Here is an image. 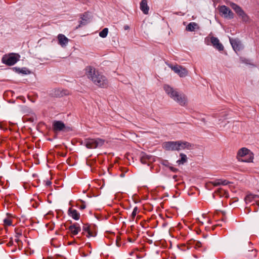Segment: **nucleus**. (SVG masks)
Masks as SVG:
<instances>
[{"label":"nucleus","instance_id":"obj_41","mask_svg":"<svg viewBox=\"0 0 259 259\" xmlns=\"http://www.w3.org/2000/svg\"><path fill=\"white\" fill-rule=\"evenodd\" d=\"M124 175L123 174H121L120 175V177H124Z\"/></svg>","mask_w":259,"mask_h":259},{"label":"nucleus","instance_id":"obj_27","mask_svg":"<svg viewBox=\"0 0 259 259\" xmlns=\"http://www.w3.org/2000/svg\"><path fill=\"white\" fill-rule=\"evenodd\" d=\"M4 222L5 223V224L8 225V226H11L12 225V221L11 220H9V219H5L4 220Z\"/></svg>","mask_w":259,"mask_h":259},{"label":"nucleus","instance_id":"obj_4","mask_svg":"<svg viewBox=\"0 0 259 259\" xmlns=\"http://www.w3.org/2000/svg\"><path fill=\"white\" fill-rule=\"evenodd\" d=\"M105 142V140L102 139H89L84 141V144L89 149H94L102 146Z\"/></svg>","mask_w":259,"mask_h":259},{"label":"nucleus","instance_id":"obj_23","mask_svg":"<svg viewBox=\"0 0 259 259\" xmlns=\"http://www.w3.org/2000/svg\"><path fill=\"white\" fill-rule=\"evenodd\" d=\"M82 230L84 232L88 233V235H87L88 237L93 236L92 233L90 229L89 226L87 225H84L83 226Z\"/></svg>","mask_w":259,"mask_h":259},{"label":"nucleus","instance_id":"obj_16","mask_svg":"<svg viewBox=\"0 0 259 259\" xmlns=\"http://www.w3.org/2000/svg\"><path fill=\"white\" fill-rule=\"evenodd\" d=\"M81 20L79 22V25L78 27H81L82 26H84L87 25L90 22V17L88 13H84L81 15Z\"/></svg>","mask_w":259,"mask_h":259},{"label":"nucleus","instance_id":"obj_3","mask_svg":"<svg viewBox=\"0 0 259 259\" xmlns=\"http://www.w3.org/2000/svg\"><path fill=\"white\" fill-rule=\"evenodd\" d=\"M237 158L240 161L251 162L253 161V154L246 148H242L237 152Z\"/></svg>","mask_w":259,"mask_h":259},{"label":"nucleus","instance_id":"obj_38","mask_svg":"<svg viewBox=\"0 0 259 259\" xmlns=\"http://www.w3.org/2000/svg\"><path fill=\"white\" fill-rule=\"evenodd\" d=\"M59 154L62 157H64V155L63 154V153H59Z\"/></svg>","mask_w":259,"mask_h":259},{"label":"nucleus","instance_id":"obj_8","mask_svg":"<svg viewBox=\"0 0 259 259\" xmlns=\"http://www.w3.org/2000/svg\"><path fill=\"white\" fill-rule=\"evenodd\" d=\"M178 141L165 142L162 147L167 151H178Z\"/></svg>","mask_w":259,"mask_h":259},{"label":"nucleus","instance_id":"obj_6","mask_svg":"<svg viewBox=\"0 0 259 259\" xmlns=\"http://www.w3.org/2000/svg\"><path fill=\"white\" fill-rule=\"evenodd\" d=\"M19 59L14 54H10L9 56H4L2 58V62L8 66L14 65Z\"/></svg>","mask_w":259,"mask_h":259},{"label":"nucleus","instance_id":"obj_5","mask_svg":"<svg viewBox=\"0 0 259 259\" xmlns=\"http://www.w3.org/2000/svg\"><path fill=\"white\" fill-rule=\"evenodd\" d=\"M230 5L232 9H233L236 13V14L239 16V17L241 18L243 22H247L249 21V16L245 13L243 10L239 6L234 3H231Z\"/></svg>","mask_w":259,"mask_h":259},{"label":"nucleus","instance_id":"obj_13","mask_svg":"<svg viewBox=\"0 0 259 259\" xmlns=\"http://www.w3.org/2000/svg\"><path fill=\"white\" fill-rule=\"evenodd\" d=\"M210 41L213 46L219 51H221L224 50V47L223 45L220 42V40L217 37L212 36L210 38Z\"/></svg>","mask_w":259,"mask_h":259},{"label":"nucleus","instance_id":"obj_36","mask_svg":"<svg viewBox=\"0 0 259 259\" xmlns=\"http://www.w3.org/2000/svg\"><path fill=\"white\" fill-rule=\"evenodd\" d=\"M253 198L254 199L256 198H259V195H254V194H253Z\"/></svg>","mask_w":259,"mask_h":259},{"label":"nucleus","instance_id":"obj_22","mask_svg":"<svg viewBox=\"0 0 259 259\" xmlns=\"http://www.w3.org/2000/svg\"><path fill=\"white\" fill-rule=\"evenodd\" d=\"M58 39L59 43L62 47H64L65 45V35L62 34H60L58 36Z\"/></svg>","mask_w":259,"mask_h":259},{"label":"nucleus","instance_id":"obj_28","mask_svg":"<svg viewBox=\"0 0 259 259\" xmlns=\"http://www.w3.org/2000/svg\"><path fill=\"white\" fill-rule=\"evenodd\" d=\"M161 163L165 166H168L169 162L167 160H164Z\"/></svg>","mask_w":259,"mask_h":259},{"label":"nucleus","instance_id":"obj_17","mask_svg":"<svg viewBox=\"0 0 259 259\" xmlns=\"http://www.w3.org/2000/svg\"><path fill=\"white\" fill-rule=\"evenodd\" d=\"M68 214L75 220H78L80 218V214L76 209L69 208L68 210Z\"/></svg>","mask_w":259,"mask_h":259},{"label":"nucleus","instance_id":"obj_12","mask_svg":"<svg viewBox=\"0 0 259 259\" xmlns=\"http://www.w3.org/2000/svg\"><path fill=\"white\" fill-rule=\"evenodd\" d=\"M154 159V158L152 156L148 155L144 152H142L140 155V160L143 164L149 165V162L153 161Z\"/></svg>","mask_w":259,"mask_h":259},{"label":"nucleus","instance_id":"obj_2","mask_svg":"<svg viewBox=\"0 0 259 259\" xmlns=\"http://www.w3.org/2000/svg\"><path fill=\"white\" fill-rule=\"evenodd\" d=\"M163 89L166 93L180 105L184 106L185 105L187 99L184 94H180L178 92L167 84L164 85Z\"/></svg>","mask_w":259,"mask_h":259},{"label":"nucleus","instance_id":"obj_14","mask_svg":"<svg viewBox=\"0 0 259 259\" xmlns=\"http://www.w3.org/2000/svg\"><path fill=\"white\" fill-rule=\"evenodd\" d=\"M53 130L55 132H59L65 128V124L61 121H55L53 123Z\"/></svg>","mask_w":259,"mask_h":259},{"label":"nucleus","instance_id":"obj_44","mask_svg":"<svg viewBox=\"0 0 259 259\" xmlns=\"http://www.w3.org/2000/svg\"><path fill=\"white\" fill-rule=\"evenodd\" d=\"M218 225L222 226V224H218Z\"/></svg>","mask_w":259,"mask_h":259},{"label":"nucleus","instance_id":"obj_34","mask_svg":"<svg viewBox=\"0 0 259 259\" xmlns=\"http://www.w3.org/2000/svg\"><path fill=\"white\" fill-rule=\"evenodd\" d=\"M20 72L22 73L23 74H27V71L26 70H24L23 69H22L21 71H20Z\"/></svg>","mask_w":259,"mask_h":259},{"label":"nucleus","instance_id":"obj_30","mask_svg":"<svg viewBox=\"0 0 259 259\" xmlns=\"http://www.w3.org/2000/svg\"><path fill=\"white\" fill-rule=\"evenodd\" d=\"M51 184H52V182L50 180H47L46 182V185L47 186H50L51 185Z\"/></svg>","mask_w":259,"mask_h":259},{"label":"nucleus","instance_id":"obj_43","mask_svg":"<svg viewBox=\"0 0 259 259\" xmlns=\"http://www.w3.org/2000/svg\"><path fill=\"white\" fill-rule=\"evenodd\" d=\"M256 203L259 206V202H256Z\"/></svg>","mask_w":259,"mask_h":259},{"label":"nucleus","instance_id":"obj_37","mask_svg":"<svg viewBox=\"0 0 259 259\" xmlns=\"http://www.w3.org/2000/svg\"><path fill=\"white\" fill-rule=\"evenodd\" d=\"M85 208V205H81L80 206V208L81 209H84Z\"/></svg>","mask_w":259,"mask_h":259},{"label":"nucleus","instance_id":"obj_10","mask_svg":"<svg viewBox=\"0 0 259 259\" xmlns=\"http://www.w3.org/2000/svg\"><path fill=\"white\" fill-rule=\"evenodd\" d=\"M230 41L233 50L236 52L239 51L243 49V45L241 41L238 39L230 38Z\"/></svg>","mask_w":259,"mask_h":259},{"label":"nucleus","instance_id":"obj_9","mask_svg":"<svg viewBox=\"0 0 259 259\" xmlns=\"http://www.w3.org/2000/svg\"><path fill=\"white\" fill-rule=\"evenodd\" d=\"M219 11L226 18L232 19L234 18V13L228 7L225 5L221 6Z\"/></svg>","mask_w":259,"mask_h":259},{"label":"nucleus","instance_id":"obj_32","mask_svg":"<svg viewBox=\"0 0 259 259\" xmlns=\"http://www.w3.org/2000/svg\"><path fill=\"white\" fill-rule=\"evenodd\" d=\"M20 235H21V234H17V235L16 236V238H18V236H20ZM15 240H16V241L18 243V244H19V242H21L19 240V239H18V238H16V239H15Z\"/></svg>","mask_w":259,"mask_h":259},{"label":"nucleus","instance_id":"obj_31","mask_svg":"<svg viewBox=\"0 0 259 259\" xmlns=\"http://www.w3.org/2000/svg\"><path fill=\"white\" fill-rule=\"evenodd\" d=\"M65 130H66V133L67 132L72 131V128L71 127H69V126H66Z\"/></svg>","mask_w":259,"mask_h":259},{"label":"nucleus","instance_id":"obj_29","mask_svg":"<svg viewBox=\"0 0 259 259\" xmlns=\"http://www.w3.org/2000/svg\"><path fill=\"white\" fill-rule=\"evenodd\" d=\"M201 246V243L199 241H197L196 243V247L199 248Z\"/></svg>","mask_w":259,"mask_h":259},{"label":"nucleus","instance_id":"obj_15","mask_svg":"<svg viewBox=\"0 0 259 259\" xmlns=\"http://www.w3.org/2000/svg\"><path fill=\"white\" fill-rule=\"evenodd\" d=\"M68 230L72 235H77L78 232L81 230L80 227L77 223H75L72 225H71L69 228Z\"/></svg>","mask_w":259,"mask_h":259},{"label":"nucleus","instance_id":"obj_1","mask_svg":"<svg viewBox=\"0 0 259 259\" xmlns=\"http://www.w3.org/2000/svg\"><path fill=\"white\" fill-rule=\"evenodd\" d=\"M85 70L88 78L91 80L95 85L102 88H106L108 87V81L106 77L94 67L89 66L85 68Z\"/></svg>","mask_w":259,"mask_h":259},{"label":"nucleus","instance_id":"obj_19","mask_svg":"<svg viewBox=\"0 0 259 259\" xmlns=\"http://www.w3.org/2000/svg\"><path fill=\"white\" fill-rule=\"evenodd\" d=\"M211 183L214 186H218L220 185L226 186L230 184V182L226 180L218 179L214 181L211 182Z\"/></svg>","mask_w":259,"mask_h":259},{"label":"nucleus","instance_id":"obj_24","mask_svg":"<svg viewBox=\"0 0 259 259\" xmlns=\"http://www.w3.org/2000/svg\"><path fill=\"white\" fill-rule=\"evenodd\" d=\"M108 33V29L107 28H105L99 32V36L102 38H105L107 36Z\"/></svg>","mask_w":259,"mask_h":259},{"label":"nucleus","instance_id":"obj_35","mask_svg":"<svg viewBox=\"0 0 259 259\" xmlns=\"http://www.w3.org/2000/svg\"><path fill=\"white\" fill-rule=\"evenodd\" d=\"M124 29L125 30H127V29H129V26H128V25H125V26H124Z\"/></svg>","mask_w":259,"mask_h":259},{"label":"nucleus","instance_id":"obj_33","mask_svg":"<svg viewBox=\"0 0 259 259\" xmlns=\"http://www.w3.org/2000/svg\"><path fill=\"white\" fill-rule=\"evenodd\" d=\"M170 169L172 171H174V172L177 171V170H178L177 168H174V167H170Z\"/></svg>","mask_w":259,"mask_h":259},{"label":"nucleus","instance_id":"obj_42","mask_svg":"<svg viewBox=\"0 0 259 259\" xmlns=\"http://www.w3.org/2000/svg\"><path fill=\"white\" fill-rule=\"evenodd\" d=\"M225 220H226V218H225V217L223 219H222V221H225Z\"/></svg>","mask_w":259,"mask_h":259},{"label":"nucleus","instance_id":"obj_20","mask_svg":"<svg viewBox=\"0 0 259 259\" xmlns=\"http://www.w3.org/2000/svg\"><path fill=\"white\" fill-rule=\"evenodd\" d=\"M180 156L181 157V159L177 161V163L179 165H183L187 162V157L186 154L182 153L180 154Z\"/></svg>","mask_w":259,"mask_h":259},{"label":"nucleus","instance_id":"obj_7","mask_svg":"<svg viewBox=\"0 0 259 259\" xmlns=\"http://www.w3.org/2000/svg\"><path fill=\"white\" fill-rule=\"evenodd\" d=\"M170 68L177 74H178L180 77H184L188 74L187 70L183 68L182 66L180 65L175 66H169Z\"/></svg>","mask_w":259,"mask_h":259},{"label":"nucleus","instance_id":"obj_18","mask_svg":"<svg viewBox=\"0 0 259 259\" xmlns=\"http://www.w3.org/2000/svg\"><path fill=\"white\" fill-rule=\"evenodd\" d=\"M141 10L144 14H148L149 10V7L147 5L146 0H142L140 4Z\"/></svg>","mask_w":259,"mask_h":259},{"label":"nucleus","instance_id":"obj_25","mask_svg":"<svg viewBox=\"0 0 259 259\" xmlns=\"http://www.w3.org/2000/svg\"><path fill=\"white\" fill-rule=\"evenodd\" d=\"M254 198H253L252 194H248L245 198V200L246 203L251 202Z\"/></svg>","mask_w":259,"mask_h":259},{"label":"nucleus","instance_id":"obj_39","mask_svg":"<svg viewBox=\"0 0 259 259\" xmlns=\"http://www.w3.org/2000/svg\"><path fill=\"white\" fill-rule=\"evenodd\" d=\"M248 158H249L248 156H246V157H244L243 159H248Z\"/></svg>","mask_w":259,"mask_h":259},{"label":"nucleus","instance_id":"obj_40","mask_svg":"<svg viewBox=\"0 0 259 259\" xmlns=\"http://www.w3.org/2000/svg\"><path fill=\"white\" fill-rule=\"evenodd\" d=\"M68 39L66 37V44L68 42Z\"/></svg>","mask_w":259,"mask_h":259},{"label":"nucleus","instance_id":"obj_26","mask_svg":"<svg viewBox=\"0 0 259 259\" xmlns=\"http://www.w3.org/2000/svg\"><path fill=\"white\" fill-rule=\"evenodd\" d=\"M137 211H138V207L136 206L134 208L133 211L131 214V217H132L133 220H134V219L137 213Z\"/></svg>","mask_w":259,"mask_h":259},{"label":"nucleus","instance_id":"obj_11","mask_svg":"<svg viewBox=\"0 0 259 259\" xmlns=\"http://www.w3.org/2000/svg\"><path fill=\"white\" fill-rule=\"evenodd\" d=\"M178 151L181 150H191L193 148L194 145L188 142L178 141Z\"/></svg>","mask_w":259,"mask_h":259},{"label":"nucleus","instance_id":"obj_21","mask_svg":"<svg viewBox=\"0 0 259 259\" xmlns=\"http://www.w3.org/2000/svg\"><path fill=\"white\" fill-rule=\"evenodd\" d=\"M196 26L197 24L196 23L191 22L186 26V29L188 31H194Z\"/></svg>","mask_w":259,"mask_h":259}]
</instances>
